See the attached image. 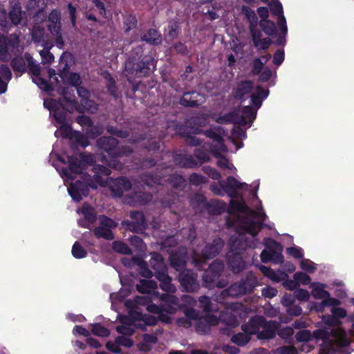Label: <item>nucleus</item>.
Wrapping results in <instances>:
<instances>
[{
  "label": "nucleus",
  "instance_id": "c03bdc74",
  "mask_svg": "<svg viewBox=\"0 0 354 354\" xmlns=\"http://www.w3.org/2000/svg\"><path fill=\"white\" fill-rule=\"evenodd\" d=\"M251 339V336L248 333H238L234 335L231 341L236 345L239 346H244L246 345Z\"/></svg>",
  "mask_w": 354,
  "mask_h": 354
},
{
  "label": "nucleus",
  "instance_id": "b1692460",
  "mask_svg": "<svg viewBox=\"0 0 354 354\" xmlns=\"http://www.w3.org/2000/svg\"><path fill=\"white\" fill-rule=\"evenodd\" d=\"M264 322V317L263 316H254L251 317L248 323L241 325V330L248 333L250 336L252 335L257 334L260 332L259 329L261 328L262 323Z\"/></svg>",
  "mask_w": 354,
  "mask_h": 354
},
{
  "label": "nucleus",
  "instance_id": "4be33fe9",
  "mask_svg": "<svg viewBox=\"0 0 354 354\" xmlns=\"http://www.w3.org/2000/svg\"><path fill=\"white\" fill-rule=\"evenodd\" d=\"M254 87L252 81L243 80L241 81L236 88L232 91V95L236 100L244 102L245 100V96L250 94Z\"/></svg>",
  "mask_w": 354,
  "mask_h": 354
},
{
  "label": "nucleus",
  "instance_id": "ddd939ff",
  "mask_svg": "<svg viewBox=\"0 0 354 354\" xmlns=\"http://www.w3.org/2000/svg\"><path fill=\"white\" fill-rule=\"evenodd\" d=\"M218 184L224 193L231 198H239L240 195L238 190L248 186L245 183L239 182L233 176H228L225 180H219Z\"/></svg>",
  "mask_w": 354,
  "mask_h": 354
},
{
  "label": "nucleus",
  "instance_id": "aec40b11",
  "mask_svg": "<svg viewBox=\"0 0 354 354\" xmlns=\"http://www.w3.org/2000/svg\"><path fill=\"white\" fill-rule=\"evenodd\" d=\"M261 326L262 330L258 333L257 337L259 339H270L275 337L279 324L273 320L267 321L264 317V322Z\"/></svg>",
  "mask_w": 354,
  "mask_h": 354
},
{
  "label": "nucleus",
  "instance_id": "9b49d317",
  "mask_svg": "<svg viewBox=\"0 0 354 354\" xmlns=\"http://www.w3.org/2000/svg\"><path fill=\"white\" fill-rule=\"evenodd\" d=\"M178 280L183 292L193 293L200 289L198 274L191 269L179 272Z\"/></svg>",
  "mask_w": 354,
  "mask_h": 354
},
{
  "label": "nucleus",
  "instance_id": "6e6d98bb",
  "mask_svg": "<svg viewBox=\"0 0 354 354\" xmlns=\"http://www.w3.org/2000/svg\"><path fill=\"white\" fill-rule=\"evenodd\" d=\"M319 354H350L348 349L333 348L331 344L328 347H322Z\"/></svg>",
  "mask_w": 354,
  "mask_h": 354
},
{
  "label": "nucleus",
  "instance_id": "7ed1b4c3",
  "mask_svg": "<svg viewBox=\"0 0 354 354\" xmlns=\"http://www.w3.org/2000/svg\"><path fill=\"white\" fill-rule=\"evenodd\" d=\"M118 140L112 136H102L97 140V147L106 152L107 158L104 154H97L96 159L103 164H107L112 169L120 170L123 168V164L118 160V158L128 156L133 153V149L129 146L118 145Z\"/></svg>",
  "mask_w": 354,
  "mask_h": 354
},
{
  "label": "nucleus",
  "instance_id": "f03ea898",
  "mask_svg": "<svg viewBox=\"0 0 354 354\" xmlns=\"http://www.w3.org/2000/svg\"><path fill=\"white\" fill-rule=\"evenodd\" d=\"M157 60L150 54H144V46L138 45L133 48L124 63L126 75L148 77L156 69Z\"/></svg>",
  "mask_w": 354,
  "mask_h": 354
},
{
  "label": "nucleus",
  "instance_id": "6e6552de",
  "mask_svg": "<svg viewBox=\"0 0 354 354\" xmlns=\"http://www.w3.org/2000/svg\"><path fill=\"white\" fill-rule=\"evenodd\" d=\"M263 243L265 249L260 254L261 261L264 263L272 262L274 264H281L284 260L282 254L283 245L279 242L269 237L265 238Z\"/></svg>",
  "mask_w": 354,
  "mask_h": 354
},
{
  "label": "nucleus",
  "instance_id": "f3484780",
  "mask_svg": "<svg viewBox=\"0 0 354 354\" xmlns=\"http://www.w3.org/2000/svg\"><path fill=\"white\" fill-rule=\"evenodd\" d=\"M220 128L209 129L207 130L200 129L196 128L194 131V133H203L207 138L212 140L213 142L217 144V149L223 151H227V147L224 143V139L220 132Z\"/></svg>",
  "mask_w": 354,
  "mask_h": 354
},
{
  "label": "nucleus",
  "instance_id": "39448f33",
  "mask_svg": "<svg viewBox=\"0 0 354 354\" xmlns=\"http://www.w3.org/2000/svg\"><path fill=\"white\" fill-rule=\"evenodd\" d=\"M313 336L317 339L323 340L322 347H328L331 344L333 348L348 349L351 344L346 333L339 328L317 329L313 331Z\"/></svg>",
  "mask_w": 354,
  "mask_h": 354
},
{
  "label": "nucleus",
  "instance_id": "7c9ffc66",
  "mask_svg": "<svg viewBox=\"0 0 354 354\" xmlns=\"http://www.w3.org/2000/svg\"><path fill=\"white\" fill-rule=\"evenodd\" d=\"M102 76L106 81V87L109 93L116 100L118 97V93L115 80L107 71L102 73Z\"/></svg>",
  "mask_w": 354,
  "mask_h": 354
},
{
  "label": "nucleus",
  "instance_id": "49530a36",
  "mask_svg": "<svg viewBox=\"0 0 354 354\" xmlns=\"http://www.w3.org/2000/svg\"><path fill=\"white\" fill-rule=\"evenodd\" d=\"M91 326V333L95 336L101 337H107L110 335V330L102 326L100 323L93 324Z\"/></svg>",
  "mask_w": 354,
  "mask_h": 354
},
{
  "label": "nucleus",
  "instance_id": "338daca9",
  "mask_svg": "<svg viewBox=\"0 0 354 354\" xmlns=\"http://www.w3.org/2000/svg\"><path fill=\"white\" fill-rule=\"evenodd\" d=\"M60 124L59 131L62 136L64 138H72L73 132L71 125L67 124L66 122H65V123H61Z\"/></svg>",
  "mask_w": 354,
  "mask_h": 354
},
{
  "label": "nucleus",
  "instance_id": "ea45409f",
  "mask_svg": "<svg viewBox=\"0 0 354 354\" xmlns=\"http://www.w3.org/2000/svg\"><path fill=\"white\" fill-rule=\"evenodd\" d=\"M138 24V20L136 17L129 13L128 15H126L124 17V21H123V28L125 32H130L132 29L136 28Z\"/></svg>",
  "mask_w": 354,
  "mask_h": 354
},
{
  "label": "nucleus",
  "instance_id": "603ef678",
  "mask_svg": "<svg viewBox=\"0 0 354 354\" xmlns=\"http://www.w3.org/2000/svg\"><path fill=\"white\" fill-rule=\"evenodd\" d=\"M106 131L112 135L117 136L120 138H127L129 136V131L127 130L119 129L116 127L114 126H108L106 127Z\"/></svg>",
  "mask_w": 354,
  "mask_h": 354
},
{
  "label": "nucleus",
  "instance_id": "72a5a7b5",
  "mask_svg": "<svg viewBox=\"0 0 354 354\" xmlns=\"http://www.w3.org/2000/svg\"><path fill=\"white\" fill-rule=\"evenodd\" d=\"M24 58L27 62L26 69L28 68V72L35 77L40 75L41 67L36 63L32 56L30 53H26L24 54Z\"/></svg>",
  "mask_w": 354,
  "mask_h": 354
},
{
  "label": "nucleus",
  "instance_id": "a19ab883",
  "mask_svg": "<svg viewBox=\"0 0 354 354\" xmlns=\"http://www.w3.org/2000/svg\"><path fill=\"white\" fill-rule=\"evenodd\" d=\"M136 263L137 266H138V271L139 274L145 278L150 279L153 276L152 271L149 268V266L147 263L141 259H136Z\"/></svg>",
  "mask_w": 354,
  "mask_h": 354
},
{
  "label": "nucleus",
  "instance_id": "13d9d810",
  "mask_svg": "<svg viewBox=\"0 0 354 354\" xmlns=\"http://www.w3.org/2000/svg\"><path fill=\"white\" fill-rule=\"evenodd\" d=\"M78 183H74L71 184L70 187L68 188V193L73 201L76 202H80L82 200V195L79 192Z\"/></svg>",
  "mask_w": 354,
  "mask_h": 354
},
{
  "label": "nucleus",
  "instance_id": "f704fd0d",
  "mask_svg": "<svg viewBox=\"0 0 354 354\" xmlns=\"http://www.w3.org/2000/svg\"><path fill=\"white\" fill-rule=\"evenodd\" d=\"M93 234L97 239H104L107 241L113 240L115 238L113 231L101 225L96 227L93 230Z\"/></svg>",
  "mask_w": 354,
  "mask_h": 354
},
{
  "label": "nucleus",
  "instance_id": "58836bf2",
  "mask_svg": "<svg viewBox=\"0 0 354 354\" xmlns=\"http://www.w3.org/2000/svg\"><path fill=\"white\" fill-rule=\"evenodd\" d=\"M165 181L176 189H182L185 185V180L179 174H171L167 176Z\"/></svg>",
  "mask_w": 354,
  "mask_h": 354
},
{
  "label": "nucleus",
  "instance_id": "a211bd4d",
  "mask_svg": "<svg viewBox=\"0 0 354 354\" xmlns=\"http://www.w3.org/2000/svg\"><path fill=\"white\" fill-rule=\"evenodd\" d=\"M106 166L100 164H94L92 168V171L94 173V181L102 187H104L107 184V180L111 174V171L107 164Z\"/></svg>",
  "mask_w": 354,
  "mask_h": 354
},
{
  "label": "nucleus",
  "instance_id": "dca6fc26",
  "mask_svg": "<svg viewBox=\"0 0 354 354\" xmlns=\"http://www.w3.org/2000/svg\"><path fill=\"white\" fill-rule=\"evenodd\" d=\"M218 324V319L216 316L207 314L196 322L195 330L197 333L201 335L208 334L212 326H216Z\"/></svg>",
  "mask_w": 354,
  "mask_h": 354
},
{
  "label": "nucleus",
  "instance_id": "e433bc0d",
  "mask_svg": "<svg viewBox=\"0 0 354 354\" xmlns=\"http://www.w3.org/2000/svg\"><path fill=\"white\" fill-rule=\"evenodd\" d=\"M68 170L73 174H80L82 172V163L76 156H68Z\"/></svg>",
  "mask_w": 354,
  "mask_h": 354
},
{
  "label": "nucleus",
  "instance_id": "37998d69",
  "mask_svg": "<svg viewBox=\"0 0 354 354\" xmlns=\"http://www.w3.org/2000/svg\"><path fill=\"white\" fill-rule=\"evenodd\" d=\"M135 319L139 321H142L147 326H155L160 321L158 317L151 315L142 314L138 313L136 315Z\"/></svg>",
  "mask_w": 354,
  "mask_h": 354
},
{
  "label": "nucleus",
  "instance_id": "c85d7f7f",
  "mask_svg": "<svg viewBox=\"0 0 354 354\" xmlns=\"http://www.w3.org/2000/svg\"><path fill=\"white\" fill-rule=\"evenodd\" d=\"M156 278L160 282V288L167 292H174L176 290V286L171 283V278L168 275L167 271L159 273Z\"/></svg>",
  "mask_w": 354,
  "mask_h": 354
},
{
  "label": "nucleus",
  "instance_id": "c9c22d12",
  "mask_svg": "<svg viewBox=\"0 0 354 354\" xmlns=\"http://www.w3.org/2000/svg\"><path fill=\"white\" fill-rule=\"evenodd\" d=\"M10 41L5 36L0 35V59L7 61L10 58L8 50Z\"/></svg>",
  "mask_w": 354,
  "mask_h": 354
},
{
  "label": "nucleus",
  "instance_id": "864d4df0",
  "mask_svg": "<svg viewBox=\"0 0 354 354\" xmlns=\"http://www.w3.org/2000/svg\"><path fill=\"white\" fill-rule=\"evenodd\" d=\"M242 116L245 120L248 119L250 122H253L257 116V109L251 106H244L242 109Z\"/></svg>",
  "mask_w": 354,
  "mask_h": 354
},
{
  "label": "nucleus",
  "instance_id": "20e7f679",
  "mask_svg": "<svg viewBox=\"0 0 354 354\" xmlns=\"http://www.w3.org/2000/svg\"><path fill=\"white\" fill-rule=\"evenodd\" d=\"M160 304H149L147 306L148 312L158 315L160 321L162 323L171 322V317L168 314H174L179 309V299L173 295L163 293L160 298Z\"/></svg>",
  "mask_w": 354,
  "mask_h": 354
},
{
  "label": "nucleus",
  "instance_id": "9d476101",
  "mask_svg": "<svg viewBox=\"0 0 354 354\" xmlns=\"http://www.w3.org/2000/svg\"><path fill=\"white\" fill-rule=\"evenodd\" d=\"M246 246L247 244L245 243H242L238 238L234 239L232 241L230 246L231 250H235L236 252L227 255V266L234 274L240 273L245 268V262L238 250H245Z\"/></svg>",
  "mask_w": 354,
  "mask_h": 354
},
{
  "label": "nucleus",
  "instance_id": "8fccbe9b",
  "mask_svg": "<svg viewBox=\"0 0 354 354\" xmlns=\"http://www.w3.org/2000/svg\"><path fill=\"white\" fill-rule=\"evenodd\" d=\"M73 256L75 259H82L86 257V250L80 245L78 241H75L71 250Z\"/></svg>",
  "mask_w": 354,
  "mask_h": 354
},
{
  "label": "nucleus",
  "instance_id": "bf43d9fd",
  "mask_svg": "<svg viewBox=\"0 0 354 354\" xmlns=\"http://www.w3.org/2000/svg\"><path fill=\"white\" fill-rule=\"evenodd\" d=\"M179 32L180 26L178 23L177 21L170 22L168 26V37L171 39H174L178 37Z\"/></svg>",
  "mask_w": 354,
  "mask_h": 354
},
{
  "label": "nucleus",
  "instance_id": "c756f323",
  "mask_svg": "<svg viewBox=\"0 0 354 354\" xmlns=\"http://www.w3.org/2000/svg\"><path fill=\"white\" fill-rule=\"evenodd\" d=\"M180 134L185 138V142L188 146L197 147L203 143V140L196 136L192 135L189 130L186 127L180 128Z\"/></svg>",
  "mask_w": 354,
  "mask_h": 354
},
{
  "label": "nucleus",
  "instance_id": "f257e3e1",
  "mask_svg": "<svg viewBox=\"0 0 354 354\" xmlns=\"http://www.w3.org/2000/svg\"><path fill=\"white\" fill-rule=\"evenodd\" d=\"M249 212L250 216L240 217L236 215V218L230 219L227 218L226 224L228 227H232L239 223L241 228L243 229L246 233L255 236L263 228L265 224L263 221L266 220V215L259 214V212L250 209L248 205L243 202L232 200L230 202L229 206L227 209V212L229 214H234L235 212L247 213Z\"/></svg>",
  "mask_w": 354,
  "mask_h": 354
},
{
  "label": "nucleus",
  "instance_id": "a18cd8bd",
  "mask_svg": "<svg viewBox=\"0 0 354 354\" xmlns=\"http://www.w3.org/2000/svg\"><path fill=\"white\" fill-rule=\"evenodd\" d=\"M9 19L15 26L19 25L21 21V9L19 6L15 5L9 12Z\"/></svg>",
  "mask_w": 354,
  "mask_h": 354
},
{
  "label": "nucleus",
  "instance_id": "052dcab7",
  "mask_svg": "<svg viewBox=\"0 0 354 354\" xmlns=\"http://www.w3.org/2000/svg\"><path fill=\"white\" fill-rule=\"evenodd\" d=\"M142 181L148 186L151 187L153 184H160V179L154 176L151 173L145 174L141 177Z\"/></svg>",
  "mask_w": 354,
  "mask_h": 354
},
{
  "label": "nucleus",
  "instance_id": "4d7b16f0",
  "mask_svg": "<svg viewBox=\"0 0 354 354\" xmlns=\"http://www.w3.org/2000/svg\"><path fill=\"white\" fill-rule=\"evenodd\" d=\"M207 179L205 176L197 173H192L189 177V182L191 185L198 186L206 183Z\"/></svg>",
  "mask_w": 354,
  "mask_h": 354
},
{
  "label": "nucleus",
  "instance_id": "473e14b6",
  "mask_svg": "<svg viewBox=\"0 0 354 354\" xmlns=\"http://www.w3.org/2000/svg\"><path fill=\"white\" fill-rule=\"evenodd\" d=\"M158 288L157 283L153 280L141 279L136 285V290L140 293H149Z\"/></svg>",
  "mask_w": 354,
  "mask_h": 354
},
{
  "label": "nucleus",
  "instance_id": "cd10ccee",
  "mask_svg": "<svg viewBox=\"0 0 354 354\" xmlns=\"http://www.w3.org/2000/svg\"><path fill=\"white\" fill-rule=\"evenodd\" d=\"M81 212L88 223L81 224L79 223L80 225L84 228H90V224L94 223L97 220V214L93 207L87 203H84L82 207Z\"/></svg>",
  "mask_w": 354,
  "mask_h": 354
},
{
  "label": "nucleus",
  "instance_id": "2eb2a0df",
  "mask_svg": "<svg viewBox=\"0 0 354 354\" xmlns=\"http://www.w3.org/2000/svg\"><path fill=\"white\" fill-rule=\"evenodd\" d=\"M204 102L203 95L196 91L185 92L179 99V104L184 107L195 108L199 106Z\"/></svg>",
  "mask_w": 354,
  "mask_h": 354
},
{
  "label": "nucleus",
  "instance_id": "0eeeda50",
  "mask_svg": "<svg viewBox=\"0 0 354 354\" xmlns=\"http://www.w3.org/2000/svg\"><path fill=\"white\" fill-rule=\"evenodd\" d=\"M59 93L64 95L63 97L59 99V100L53 106H47V108L49 110L53 111L55 120L57 122L61 124L66 122V112L71 111L66 108L64 104L71 106V110H73L74 106L77 104V101L74 94L67 96L68 88H60L59 89ZM44 106L46 107L45 102Z\"/></svg>",
  "mask_w": 354,
  "mask_h": 354
},
{
  "label": "nucleus",
  "instance_id": "2f4dec72",
  "mask_svg": "<svg viewBox=\"0 0 354 354\" xmlns=\"http://www.w3.org/2000/svg\"><path fill=\"white\" fill-rule=\"evenodd\" d=\"M205 208L212 215H218L222 214L225 210V205L218 200H211L207 201Z\"/></svg>",
  "mask_w": 354,
  "mask_h": 354
},
{
  "label": "nucleus",
  "instance_id": "e2e57ef3",
  "mask_svg": "<svg viewBox=\"0 0 354 354\" xmlns=\"http://www.w3.org/2000/svg\"><path fill=\"white\" fill-rule=\"evenodd\" d=\"M269 6L273 15L280 16L283 15L282 4L279 1H271L269 3Z\"/></svg>",
  "mask_w": 354,
  "mask_h": 354
},
{
  "label": "nucleus",
  "instance_id": "f8f14e48",
  "mask_svg": "<svg viewBox=\"0 0 354 354\" xmlns=\"http://www.w3.org/2000/svg\"><path fill=\"white\" fill-rule=\"evenodd\" d=\"M131 221H123L122 224L129 231L142 233L146 229L147 223L144 214L140 211H131L129 214Z\"/></svg>",
  "mask_w": 354,
  "mask_h": 354
},
{
  "label": "nucleus",
  "instance_id": "774afa93",
  "mask_svg": "<svg viewBox=\"0 0 354 354\" xmlns=\"http://www.w3.org/2000/svg\"><path fill=\"white\" fill-rule=\"evenodd\" d=\"M264 63L259 57L254 59L252 66V73L253 75H258L262 71Z\"/></svg>",
  "mask_w": 354,
  "mask_h": 354
},
{
  "label": "nucleus",
  "instance_id": "4468645a",
  "mask_svg": "<svg viewBox=\"0 0 354 354\" xmlns=\"http://www.w3.org/2000/svg\"><path fill=\"white\" fill-rule=\"evenodd\" d=\"M187 252L185 247H178L173 250L169 254L170 266L176 271L180 272L186 269Z\"/></svg>",
  "mask_w": 354,
  "mask_h": 354
},
{
  "label": "nucleus",
  "instance_id": "5fc2aeb1",
  "mask_svg": "<svg viewBox=\"0 0 354 354\" xmlns=\"http://www.w3.org/2000/svg\"><path fill=\"white\" fill-rule=\"evenodd\" d=\"M50 47H46L45 49L40 50L39 54L41 57V63L45 64H50L54 61V55L50 52Z\"/></svg>",
  "mask_w": 354,
  "mask_h": 354
},
{
  "label": "nucleus",
  "instance_id": "de8ad7c7",
  "mask_svg": "<svg viewBox=\"0 0 354 354\" xmlns=\"http://www.w3.org/2000/svg\"><path fill=\"white\" fill-rule=\"evenodd\" d=\"M60 77L64 82L75 87H77L82 84L80 75L77 73H69L66 77L63 74H62L60 75Z\"/></svg>",
  "mask_w": 354,
  "mask_h": 354
},
{
  "label": "nucleus",
  "instance_id": "0e129e2a",
  "mask_svg": "<svg viewBox=\"0 0 354 354\" xmlns=\"http://www.w3.org/2000/svg\"><path fill=\"white\" fill-rule=\"evenodd\" d=\"M194 155L198 160H200L199 166L203 162H206L209 160V153L202 149H196L194 151Z\"/></svg>",
  "mask_w": 354,
  "mask_h": 354
},
{
  "label": "nucleus",
  "instance_id": "412c9836",
  "mask_svg": "<svg viewBox=\"0 0 354 354\" xmlns=\"http://www.w3.org/2000/svg\"><path fill=\"white\" fill-rule=\"evenodd\" d=\"M224 246L221 238L214 239L211 243L205 245L202 250L203 256L206 259H213L217 256Z\"/></svg>",
  "mask_w": 354,
  "mask_h": 354
},
{
  "label": "nucleus",
  "instance_id": "423d86ee",
  "mask_svg": "<svg viewBox=\"0 0 354 354\" xmlns=\"http://www.w3.org/2000/svg\"><path fill=\"white\" fill-rule=\"evenodd\" d=\"M259 285L256 274L252 272H248L239 281L232 283L227 288L222 292V295L231 297H240L254 292V288Z\"/></svg>",
  "mask_w": 354,
  "mask_h": 354
},
{
  "label": "nucleus",
  "instance_id": "3c124183",
  "mask_svg": "<svg viewBox=\"0 0 354 354\" xmlns=\"http://www.w3.org/2000/svg\"><path fill=\"white\" fill-rule=\"evenodd\" d=\"M212 303L211 299L205 295L201 296L198 299V306L205 313L212 310Z\"/></svg>",
  "mask_w": 354,
  "mask_h": 354
},
{
  "label": "nucleus",
  "instance_id": "09e8293b",
  "mask_svg": "<svg viewBox=\"0 0 354 354\" xmlns=\"http://www.w3.org/2000/svg\"><path fill=\"white\" fill-rule=\"evenodd\" d=\"M112 248L115 252L120 254H130L131 253V250L128 245L120 241H113Z\"/></svg>",
  "mask_w": 354,
  "mask_h": 354
},
{
  "label": "nucleus",
  "instance_id": "bb28decb",
  "mask_svg": "<svg viewBox=\"0 0 354 354\" xmlns=\"http://www.w3.org/2000/svg\"><path fill=\"white\" fill-rule=\"evenodd\" d=\"M149 263L151 268L154 270L155 277L158 275L159 273L167 271L164 259L158 252H153L151 254Z\"/></svg>",
  "mask_w": 354,
  "mask_h": 354
},
{
  "label": "nucleus",
  "instance_id": "393cba45",
  "mask_svg": "<svg viewBox=\"0 0 354 354\" xmlns=\"http://www.w3.org/2000/svg\"><path fill=\"white\" fill-rule=\"evenodd\" d=\"M216 122L221 124H236L243 126L247 124V120H245L244 117L241 115L236 111L227 113L225 115L218 117Z\"/></svg>",
  "mask_w": 354,
  "mask_h": 354
},
{
  "label": "nucleus",
  "instance_id": "4c0bfd02",
  "mask_svg": "<svg viewBox=\"0 0 354 354\" xmlns=\"http://www.w3.org/2000/svg\"><path fill=\"white\" fill-rule=\"evenodd\" d=\"M259 26L261 30L268 36H274L277 35V27L275 24L270 20H261Z\"/></svg>",
  "mask_w": 354,
  "mask_h": 354
},
{
  "label": "nucleus",
  "instance_id": "69168bd1",
  "mask_svg": "<svg viewBox=\"0 0 354 354\" xmlns=\"http://www.w3.org/2000/svg\"><path fill=\"white\" fill-rule=\"evenodd\" d=\"M100 225L104 227L109 228L112 230V229L117 227V223L113 221L112 218L105 216L102 215L100 217Z\"/></svg>",
  "mask_w": 354,
  "mask_h": 354
},
{
  "label": "nucleus",
  "instance_id": "a878e982",
  "mask_svg": "<svg viewBox=\"0 0 354 354\" xmlns=\"http://www.w3.org/2000/svg\"><path fill=\"white\" fill-rule=\"evenodd\" d=\"M140 39L150 45L156 46L160 45L162 41L161 33L156 28L147 29L142 34Z\"/></svg>",
  "mask_w": 354,
  "mask_h": 354
},
{
  "label": "nucleus",
  "instance_id": "680f3d73",
  "mask_svg": "<svg viewBox=\"0 0 354 354\" xmlns=\"http://www.w3.org/2000/svg\"><path fill=\"white\" fill-rule=\"evenodd\" d=\"M209 259H206L203 256L201 253V256L198 257L195 255L192 257V263L198 270H204L205 266L207 264V260Z\"/></svg>",
  "mask_w": 354,
  "mask_h": 354
},
{
  "label": "nucleus",
  "instance_id": "1a4fd4ad",
  "mask_svg": "<svg viewBox=\"0 0 354 354\" xmlns=\"http://www.w3.org/2000/svg\"><path fill=\"white\" fill-rule=\"evenodd\" d=\"M225 264L223 261L215 260L205 270L203 274V286L207 288L214 287L223 288L226 286L225 281L218 280L223 273Z\"/></svg>",
  "mask_w": 354,
  "mask_h": 354
},
{
  "label": "nucleus",
  "instance_id": "6ab92c4d",
  "mask_svg": "<svg viewBox=\"0 0 354 354\" xmlns=\"http://www.w3.org/2000/svg\"><path fill=\"white\" fill-rule=\"evenodd\" d=\"M131 187V183L127 177L120 176L112 180L110 189L114 196L120 198L124 192L130 190Z\"/></svg>",
  "mask_w": 354,
  "mask_h": 354
},
{
  "label": "nucleus",
  "instance_id": "5701e85b",
  "mask_svg": "<svg viewBox=\"0 0 354 354\" xmlns=\"http://www.w3.org/2000/svg\"><path fill=\"white\" fill-rule=\"evenodd\" d=\"M173 160L176 166L181 168L194 169L199 167V163L191 155L175 153Z\"/></svg>",
  "mask_w": 354,
  "mask_h": 354
},
{
  "label": "nucleus",
  "instance_id": "79ce46f5",
  "mask_svg": "<svg viewBox=\"0 0 354 354\" xmlns=\"http://www.w3.org/2000/svg\"><path fill=\"white\" fill-rule=\"evenodd\" d=\"M10 64L15 72H19L22 74L26 71V59L24 57H14L11 60Z\"/></svg>",
  "mask_w": 354,
  "mask_h": 354
}]
</instances>
